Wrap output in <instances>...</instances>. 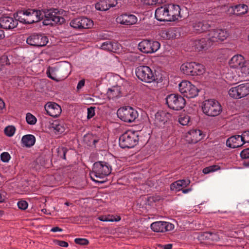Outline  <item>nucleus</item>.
Returning <instances> with one entry per match:
<instances>
[{
  "label": "nucleus",
  "instance_id": "obj_28",
  "mask_svg": "<svg viewBox=\"0 0 249 249\" xmlns=\"http://www.w3.org/2000/svg\"><path fill=\"white\" fill-rule=\"evenodd\" d=\"M21 142L24 146L30 147L35 144L36 138L33 135H26L22 137Z\"/></svg>",
  "mask_w": 249,
  "mask_h": 249
},
{
  "label": "nucleus",
  "instance_id": "obj_47",
  "mask_svg": "<svg viewBox=\"0 0 249 249\" xmlns=\"http://www.w3.org/2000/svg\"><path fill=\"white\" fill-rule=\"evenodd\" d=\"M1 160L5 162H8L10 159V156L7 152H3L0 155Z\"/></svg>",
  "mask_w": 249,
  "mask_h": 249
},
{
  "label": "nucleus",
  "instance_id": "obj_50",
  "mask_svg": "<svg viewBox=\"0 0 249 249\" xmlns=\"http://www.w3.org/2000/svg\"><path fill=\"white\" fill-rule=\"evenodd\" d=\"M95 107H90L88 108V116L87 117L88 119L91 118L95 115Z\"/></svg>",
  "mask_w": 249,
  "mask_h": 249
},
{
  "label": "nucleus",
  "instance_id": "obj_55",
  "mask_svg": "<svg viewBox=\"0 0 249 249\" xmlns=\"http://www.w3.org/2000/svg\"><path fill=\"white\" fill-rule=\"evenodd\" d=\"M53 127L58 133H62L63 132V128L59 124L55 125V126Z\"/></svg>",
  "mask_w": 249,
  "mask_h": 249
},
{
  "label": "nucleus",
  "instance_id": "obj_57",
  "mask_svg": "<svg viewBox=\"0 0 249 249\" xmlns=\"http://www.w3.org/2000/svg\"><path fill=\"white\" fill-rule=\"evenodd\" d=\"M117 4V2L114 0H110L108 1V5L110 8L115 7Z\"/></svg>",
  "mask_w": 249,
  "mask_h": 249
},
{
  "label": "nucleus",
  "instance_id": "obj_26",
  "mask_svg": "<svg viewBox=\"0 0 249 249\" xmlns=\"http://www.w3.org/2000/svg\"><path fill=\"white\" fill-rule=\"evenodd\" d=\"M211 26L207 21H197L193 24L194 31L200 33L208 30Z\"/></svg>",
  "mask_w": 249,
  "mask_h": 249
},
{
  "label": "nucleus",
  "instance_id": "obj_51",
  "mask_svg": "<svg viewBox=\"0 0 249 249\" xmlns=\"http://www.w3.org/2000/svg\"><path fill=\"white\" fill-rule=\"evenodd\" d=\"M54 242L60 247H67L68 246V243L64 241L55 240Z\"/></svg>",
  "mask_w": 249,
  "mask_h": 249
},
{
  "label": "nucleus",
  "instance_id": "obj_43",
  "mask_svg": "<svg viewBox=\"0 0 249 249\" xmlns=\"http://www.w3.org/2000/svg\"><path fill=\"white\" fill-rule=\"evenodd\" d=\"M178 121L179 123L182 125H187L190 121L189 117L188 116L184 117H181L179 118Z\"/></svg>",
  "mask_w": 249,
  "mask_h": 249
},
{
  "label": "nucleus",
  "instance_id": "obj_35",
  "mask_svg": "<svg viewBox=\"0 0 249 249\" xmlns=\"http://www.w3.org/2000/svg\"><path fill=\"white\" fill-rule=\"evenodd\" d=\"M191 83L187 81H182L178 85L179 91L183 94L186 89L188 88Z\"/></svg>",
  "mask_w": 249,
  "mask_h": 249
},
{
  "label": "nucleus",
  "instance_id": "obj_46",
  "mask_svg": "<svg viewBox=\"0 0 249 249\" xmlns=\"http://www.w3.org/2000/svg\"><path fill=\"white\" fill-rule=\"evenodd\" d=\"M19 209L24 210L27 208L28 203L25 200H20L18 203Z\"/></svg>",
  "mask_w": 249,
  "mask_h": 249
},
{
  "label": "nucleus",
  "instance_id": "obj_29",
  "mask_svg": "<svg viewBox=\"0 0 249 249\" xmlns=\"http://www.w3.org/2000/svg\"><path fill=\"white\" fill-rule=\"evenodd\" d=\"M139 50L146 53H150V40H143L139 43L138 45Z\"/></svg>",
  "mask_w": 249,
  "mask_h": 249
},
{
  "label": "nucleus",
  "instance_id": "obj_11",
  "mask_svg": "<svg viewBox=\"0 0 249 249\" xmlns=\"http://www.w3.org/2000/svg\"><path fill=\"white\" fill-rule=\"evenodd\" d=\"M229 95L234 99H240L249 94V83L240 84L229 90Z\"/></svg>",
  "mask_w": 249,
  "mask_h": 249
},
{
  "label": "nucleus",
  "instance_id": "obj_49",
  "mask_svg": "<svg viewBox=\"0 0 249 249\" xmlns=\"http://www.w3.org/2000/svg\"><path fill=\"white\" fill-rule=\"evenodd\" d=\"M240 156L242 159L249 158V148L244 149L240 153Z\"/></svg>",
  "mask_w": 249,
  "mask_h": 249
},
{
  "label": "nucleus",
  "instance_id": "obj_4",
  "mask_svg": "<svg viewBox=\"0 0 249 249\" xmlns=\"http://www.w3.org/2000/svg\"><path fill=\"white\" fill-rule=\"evenodd\" d=\"M57 9H44L42 10L43 17L45 18L43 23L45 25L53 26L56 24H61L65 21L64 18L58 14Z\"/></svg>",
  "mask_w": 249,
  "mask_h": 249
},
{
  "label": "nucleus",
  "instance_id": "obj_6",
  "mask_svg": "<svg viewBox=\"0 0 249 249\" xmlns=\"http://www.w3.org/2000/svg\"><path fill=\"white\" fill-rule=\"evenodd\" d=\"M230 67L239 69L242 73L245 75L249 74V61H246L241 55H235L229 61Z\"/></svg>",
  "mask_w": 249,
  "mask_h": 249
},
{
  "label": "nucleus",
  "instance_id": "obj_54",
  "mask_svg": "<svg viewBox=\"0 0 249 249\" xmlns=\"http://www.w3.org/2000/svg\"><path fill=\"white\" fill-rule=\"evenodd\" d=\"M223 229H226V230H227L228 231H231L232 230L236 229L237 226L236 225H228L226 227H223Z\"/></svg>",
  "mask_w": 249,
  "mask_h": 249
},
{
  "label": "nucleus",
  "instance_id": "obj_7",
  "mask_svg": "<svg viewBox=\"0 0 249 249\" xmlns=\"http://www.w3.org/2000/svg\"><path fill=\"white\" fill-rule=\"evenodd\" d=\"M180 70L184 74L191 76L200 75L205 71L203 65L194 62L183 64Z\"/></svg>",
  "mask_w": 249,
  "mask_h": 249
},
{
  "label": "nucleus",
  "instance_id": "obj_14",
  "mask_svg": "<svg viewBox=\"0 0 249 249\" xmlns=\"http://www.w3.org/2000/svg\"><path fill=\"white\" fill-rule=\"evenodd\" d=\"M209 39L213 44L218 41H223L229 36V34L225 29H217L210 31L209 33Z\"/></svg>",
  "mask_w": 249,
  "mask_h": 249
},
{
  "label": "nucleus",
  "instance_id": "obj_24",
  "mask_svg": "<svg viewBox=\"0 0 249 249\" xmlns=\"http://www.w3.org/2000/svg\"><path fill=\"white\" fill-rule=\"evenodd\" d=\"M241 135H235L228 138L226 141L227 146L235 148L242 146L244 143Z\"/></svg>",
  "mask_w": 249,
  "mask_h": 249
},
{
  "label": "nucleus",
  "instance_id": "obj_42",
  "mask_svg": "<svg viewBox=\"0 0 249 249\" xmlns=\"http://www.w3.org/2000/svg\"><path fill=\"white\" fill-rule=\"evenodd\" d=\"M211 234L210 231L201 232L198 236V238L200 240H210Z\"/></svg>",
  "mask_w": 249,
  "mask_h": 249
},
{
  "label": "nucleus",
  "instance_id": "obj_36",
  "mask_svg": "<svg viewBox=\"0 0 249 249\" xmlns=\"http://www.w3.org/2000/svg\"><path fill=\"white\" fill-rule=\"evenodd\" d=\"M26 120L27 123L31 125L35 124L36 122V118L30 113L26 114Z\"/></svg>",
  "mask_w": 249,
  "mask_h": 249
},
{
  "label": "nucleus",
  "instance_id": "obj_31",
  "mask_svg": "<svg viewBox=\"0 0 249 249\" xmlns=\"http://www.w3.org/2000/svg\"><path fill=\"white\" fill-rule=\"evenodd\" d=\"M236 15L240 16L245 14L248 12V6L246 4H238L236 5Z\"/></svg>",
  "mask_w": 249,
  "mask_h": 249
},
{
  "label": "nucleus",
  "instance_id": "obj_2",
  "mask_svg": "<svg viewBox=\"0 0 249 249\" xmlns=\"http://www.w3.org/2000/svg\"><path fill=\"white\" fill-rule=\"evenodd\" d=\"M111 172V167L109 164L105 161H98L94 163L92 172L90 174L91 178L94 181L102 182L95 178H103L109 175Z\"/></svg>",
  "mask_w": 249,
  "mask_h": 249
},
{
  "label": "nucleus",
  "instance_id": "obj_41",
  "mask_svg": "<svg viewBox=\"0 0 249 249\" xmlns=\"http://www.w3.org/2000/svg\"><path fill=\"white\" fill-rule=\"evenodd\" d=\"M15 131V128L12 126H7L4 129L5 134L9 137L12 136L14 135Z\"/></svg>",
  "mask_w": 249,
  "mask_h": 249
},
{
  "label": "nucleus",
  "instance_id": "obj_15",
  "mask_svg": "<svg viewBox=\"0 0 249 249\" xmlns=\"http://www.w3.org/2000/svg\"><path fill=\"white\" fill-rule=\"evenodd\" d=\"M173 224L164 221H157L151 224V228L155 232H165L173 230Z\"/></svg>",
  "mask_w": 249,
  "mask_h": 249
},
{
  "label": "nucleus",
  "instance_id": "obj_33",
  "mask_svg": "<svg viewBox=\"0 0 249 249\" xmlns=\"http://www.w3.org/2000/svg\"><path fill=\"white\" fill-rule=\"evenodd\" d=\"M150 53L158 51L160 48V43L157 41L150 40Z\"/></svg>",
  "mask_w": 249,
  "mask_h": 249
},
{
  "label": "nucleus",
  "instance_id": "obj_39",
  "mask_svg": "<svg viewBox=\"0 0 249 249\" xmlns=\"http://www.w3.org/2000/svg\"><path fill=\"white\" fill-rule=\"evenodd\" d=\"M68 149L65 147H59L57 150L58 156L63 159H66V154Z\"/></svg>",
  "mask_w": 249,
  "mask_h": 249
},
{
  "label": "nucleus",
  "instance_id": "obj_58",
  "mask_svg": "<svg viewBox=\"0 0 249 249\" xmlns=\"http://www.w3.org/2000/svg\"><path fill=\"white\" fill-rule=\"evenodd\" d=\"M182 182V187H187L190 183V180H185V179H182V180H179Z\"/></svg>",
  "mask_w": 249,
  "mask_h": 249
},
{
  "label": "nucleus",
  "instance_id": "obj_21",
  "mask_svg": "<svg viewBox=\"0 0 249 249\" xmlns=\"http://www.w3.org/2000/svg\"><path fill=\"white\" fill-rule=\"evenodd\" d=\"M169 21H175L180 16V8L178 5L170 4L167 5Z\"/></svg>",
  "mask_w": 249,
  "mask_h": 249
},
{
  "label": "nucleus",
  "instance_id": "obj_13",
  "mask_svg": "<svg viewBox=\"0 0 249 249\" xmlns=\"http://www.w3.org/2000/svg\"><path fill=\"white\" fill-rule=\"evenodd\" d=\"M26 42L31 46L41 47L47 45L48 42V38L44 35L34 34L27 38Z\"/></svg>",
  "mask_w": 249,
  "mask_h": 249
},
{
  "label": "nucleus",
  "instance_id": "obj_38",
  "mask_svg": "<svg viewBox=\"0 0 249 249\" xmlns=\"http://www.w3.org/2000/svg\"><path fill=\"white\" fill-rule=\"evenodd\" d=\"M94 135L91 134H87L84 137V142L89 146H91L92 141L93 140Z\"/></svg>",
  "mask_w": 249,
  "mask_h": 249
},
{
  "label": "nucleus",
  "instance_id": "obj_25",
  "mask_svg": "<svg viewBox=\"0 0 249 249\" xmlns=\"http://www.w3.org/2000/svg\"><path fill=\"white\" fill-rule=\"evenodd\" d=\"M171 116V114L168 112L158 111L155 115V123L159 125L164 124L170 119Z\"/></svg>",
  "mask_w": 249,
  "mask_h": 249
},
{
  "label": "nucleus",
  "instance_id": "obj_61",
  "mask_svg": "<svg viewBox=\"0 0 249 249\" xmlns=\"http://www.w3.org/2000/svg\"><path fill=\"white\" fill-rule=\"evenodd\" d=\"M4 37L5 35L3 31L0 29V39L3 38Z\"/></svg>",
  "mask_w": 249,
  "mask_h": 249
},
{
  "label": "nucleus",
  "instance_id": "obj_5",
  "mask_svg": "<svg viewBox=\"0 0 249 249\" xmlns=\"http://www.w3.org/2000/svg\"><path fill=\"white\" fill-rule=\"evenodd\" d=\"M202 109L204 114L209 116H216L222 111L220 104L216 100L209 99L203 102Z\"/></svg>",
  "mask_w": 249,
  "mask_h": 249
},
{
  "label": "nucleus",
  "instance_id": "obj_37",
  "mask_svg": "<svg viewBox=\"0 0 249 249\" xmlns=\"http://www.w3.org/2000/svg\"><path fill=\"white\" fill-rule=\"evenodd\" d=\"M113 216H100L98 219L102 221H118L120 220V218L118 217V218H112Z\"/></svg>",
  "mask_w": 249,
  "mask_h": 249
},
{
  "label": "nucleus",
  "instance_id": "obj_44",
  "mask_svg": "<svg viewBox=\"0 0 249 249\" xmlns=\"http://www.w3.org/2000/svg\"><path fill=\"white\" fill-rule=\"evenodd\" d=\"M74 242L76 244L80 245H87L89 243V241L85 238H76L74 240Z\"/></svg>",
  "mask_w": 249,
  "mask_h": 249
},
{
  "label": "nucleus",
  "instance_id": "obj_30",
  "mask_svg": "<svg viewBox=\"0 0 249 249\" xmlns=\"http://www.w3.org/2000/svg\"><path fill=\"white\" fill-rule=\"evenodd\" d=\"M95 8L98 10L106 11L110 8V6H108V2L106 0H100L95 4Z\"/></svg>",
  "mask_w": 249,
  "mask_h": 249
},
{
  "label": "nucleus",
  "instance_id": "obj_27",
  "mask_svg": "<svg viewBox=\"0 0 249 249\" xmlns=\"http://www.w3.org/2000/svg\"><path fill=\"white\" fill-rule=\"evenodd\" d=\"M183 93L184 96L188 98H194L196 97L198 92V89L194 85L191 83L189 85L188 88Z\"/></svg>",
  "mask_w": 249,
  "mask_h": 249
},
{
  "label": "nucleus",
  "instance_id": "obj_32",
  "mask_svg": "<svg viewBox=\"0 0 249 249\" xmlns=\"http://www.w3.org/2000/svg\"><path fill=\"white\" fill-rule=\"evenodd\" d=\"M182 182L178 180L171 184L170 189L177 192L182 190Z\"/></svg>",
  "mask_w": 249,
  "mask_h": 249
},
{
  "label": "nucleus",
  "instance_id": "obj_12",
  "mask_svg": "<svg viewBox=\"0 0 249 249\" xmlns=\"http://www.w3.org/2000/svg\"><path fill=\"white\" fill-rule=\"evenodd\" d=\"M70 26L74 29L81 30L89 29L93 27V21L85 17H80L71 20Z\"/></svg>",
  "mask_w": 249,
  "mask_h": 249
},
{
  "label": "nucleus",
  "instance_id": "obj_45",
  "mask_svg": "<svg viewBox=\"0 0 249 249\" xmlns=\"http://www.w3.org/2000/svg\"><path fill=\"white\" fill-rule=\"evenodd\" d=\"M242 139V140L243 141V142L244 144L246 142L249 143V131L247 130L243 132L242 135H241Z\"/></svg>",
  "mask_w": 249,
  "mask_h": 249
},
{
  "label": "nucleus",
  "instance_id": "obj_22",
  "mask_svg": "<svg viewBox=\"0 0 249 249\" xmlns=\"http://www.w3.org/2000/svg\"><path fill=\"white\" fill-rule=\"evenodd\" d=\"M71 65L68 62H64L57 68H54L53 71H56L58 76L63 78H66L70 73Z\"/></svg>",
  "mask_w": 249,
  "mask_h": 249
},
{
  "label": "nucleus",
  "instance_id": "obj_20",
  "mask_svg": "<svg viewBox=\"0 0 249 249\" xmlns=\"http://www.w3.org/2000/svg\"><path fill=\"white\" fill-rule=\"evenodd\" d=\"M202 132L198 129H192L186 134V140L190 143H196L202 139Z\"/></svg>",
  "mask_w": 249,
  "mask_h": 249
},
{
  "label": "nucleus",
  "instance_id": "obj_23",
  "mask_svg": "<svg viewBox=\"0 0 249 249\" xmlns=\"http://www.w3.org/2000/svg\"><path fill=\"white\" fill-rule=\"evenodd\" d=\"M167 5L158 8L155 11V18L160 21H169Z\"/></svg>",
  "mask_w": 249,
  "mask_h": 249
},
{
  "label": "nucleus",
  "instance_id": "obj_10",
  "mask_svg": "<svg viewBox=\"0 0 249 249\" xmlns=\"http://www.w3.org/2000/svg\"><path fill=\"white\" fill-rule=\"evenodd\" d=\"M117 114L121 120L127 123L134 121L138 116L137 111L130 107L120 108L117 110Z\"/></svg>",
  "mask_w": 249,
  "mask_h": 249
},
{
  "label": "nucleus",
  "instance_id": "obj_62",
  "mask_svg": "<svg viewBox=\"0 0 249 249\" xmlns=\"http://www.w3.org/2000/svg\"><path fill=\"white\" fill-rule=\"evenodd\" d=\"M172 247V244H167L164 246V249H171Z\"/></svg>",
  "mask_w": 249,
  "mask_h": 249
},
{
  "label": "nucleus",
  "instance_id": "obj_18",
  "mask_svg": "<svg viewBox=\"0 0 249 249\" xmlns=\"http://www.w3.org/2000/svg\"><path fill=\"white\" fill-rule=\"evenodd\" d=\"M45 109L47 114L53 117H58L62 111L60 106L55 103H48L45 106Z\"/></svg>",
  "mask_w": 249,
  "mask_h": 249
},
{
  "label": "nucleus",
  "instance_id": "obj_16",
  "mask_svg": "<svg viewBox=\"0 0 249 249\" xmlns=\"http://www.w3.org/2000/svg\"><path fill=\"white\" fill-rule=\"evenodd\" d=\"M18 19L8 17H2L0 18V28L7 30H11L16 28L18 24Z\"/></svg>",
  "mask_w": 249,
  "mask_h": 249
},
{
  "label": "nucleus",
  "instance_id": "obj_19",
  "mask_svg": "<svg viewBox=\"0 0 249 249\" xmlns=\"http://www.w3.org/2000/svg\"><path fill=\"white\" fill-rule=\"evenodd\" d=\"M116 20L117 22L121 24L131 25L136 23L137 18L133 15L124 14L119 16Z\"/></svg>",
  "mask_w": 249,
  "mask_h": 249
},
{
  "label": "nucleus",
  "instance_id": "obj_56",
  "mask_svg": "<svg viewBox=\"0 0 249 249\" xmlns=\"http://www.w3.org/2000/svg\"><path fill=\"white\" fill-rule=\"evenodd\" d=\"M84 85H85V80L82 79V80H80L78 82L77 86V90H79L80 89H81L84 86Z\"/></svg>",
  "mask_w": 249,
  "mask_h": 249
},
{
  "label": "nucleus",
  "instance_id": "obj_17",
  "mask_svg": "<svg viewBox=\"0 0 249 249\" xmlns=\"http://www.w3.org/2000/svg\"><path fill=\"white\" fill-rule=\"evenodd\" d=\"M192 45L196 50L200 51L207 50L213 45V43L208 37L196 39L193 41Z\"/></svg>",
  "mask_w": 249,
  "mask_h": 249
},
{
  "label": "nucleus",
  "instance_id": "obj_34",
  "mask_svg": "<svg viewBox=\"0 0 249 249\" xmlns=\"http://www.w3.org/2000/svg\"><path fill=\"white\" fill-rule=\"evenodd\" d=\"M113 45V44L111 41H107L102 43L101 48L108 51H112L114 48Z\"/></svg>",
  "mask_w": 249,
  "mask_h": 249
},
{
  "label": "nucleus",
  "instance_id": "obj_53",
  "mask_svg": "<svg viewBox=\"0 0 249 249\" xmlns=\"http://www.w3.org/2000/svg\"><path fill=\"white\" fill-rule=\"evenodd\" d=\"M228 12L230 14H235L236 15V5L234 6H230L228 9Z\"/></svg>",
  "mask_w": 249,
  "mask_h": 249
},
{
  "label": "nucleus",
  "instance_id": "obj_48",
  "mask_svg": "<svg viewBox=\"0 0 249 249\" xmlns=\"http://www.w3.org/2000/svg\"><path fill=\"white\" fill-rule=\"evenodd\" d=\"M163 2L162 0H148V2L145 1V4L148 5H154L160 4Z\"/></svg>",
  "mask_w": 249,
  "mask_h": 249
},
{
  "label": "nucleus",
  "instance_id": "obj_60",
  "mask_svg": "<svg viewBox=\"0 0 249 249\" xmlns=\"http://www.w3.org/2000/svg\"><path fill=\"white\" fill-rule=\"evenodd\" d=\"M5 106V104L3 100L0 98V109H2Z\"/></svg>",
  "mask_w": 249,
  "mask_h": 249
},
{
  "label": "nucleus",
  "instance_id": "obj_59",
  "mask_svg": "<svg viewBox=\"0 0 249 249\" xmlns=\"http://www.w3.org/2000/svg\"><path fill=\"white\" fill-rule=\"evenodd\" d=\"M51 231L53 232L61 231H62V229L59 228L58 227H55L52 228Z\"/></svg>",
  "mask_w": 249,
  "mask_h": 249
},
{
  "label": "nucleus",
  "instance_id": "obj_40",
  "mask_svg": "<svg viewBox=\"0 0 249 249\" xmlns=\"http://www.w3.org/2000/svg\"><path fill=\"white\" fill-rule=\"evenodd\" d=\"M219 168V167L217 165H213L204 168L203 170V173L205 174H207L210 172H214L218 170Z\"/></svg>",
  "mask_w": 249,
  "mask_h": 249
},
{
  "label": "nucleus",
  "instance_id": "obj_1",
  "mask_svg": "<svg viewBox=\"0 0 249 249\" xmlns=\"http://www.w3.org/2000/svg\"><path fill=\"white\" fill-rule=\"evenodd\" d=\"M16 18L20 22L31 24L36 22L43 18L42 10L29 9L20 10L17 12Z\"/></svg>",
  "mask_w": 249,
  "mask_h": 249
},
{
  "label": "nucleus",
  "instance_id": "obj_52",
  "mask_svg": "<svg viewBox=\"0 0 249 249\" xmlns=\"http://www.w3.org/2000/svg\"><path fill=\"white\" fill-rule=\"evenodd\" d=\"M211 236H210V240L211 241H218L219 240L218 235L216 233L210 232Z\"/></svg>",
  "mask_w": 249,
  "mask_h": 249
},
{
  "label": "nucleus",
  "instance_id": "obj_8",
  "mask_svg": "<svg viewBox=\"0 0 249 249\" xmlns=\"http://www.w3.org/2000/svg\"><path fill=\"white\" fill-rule=\"evenodd\" d=\"M166 103L170 108L174 110H180L185 107L186 101L181 95L172 93L167 96Z\"/></svg>",
  "mask_w": 249,
  "mask_h": 249
},
{
  "label": "nucleus",
  "instance_id": "obj_3",
  "mask_svg": "<svg viewBox=\"0 0 249 249\" xmlns=\"http://www.w3.org/2000/svg\"><path fill=\"white\" fill-rule=\"evenodd\" d=\"M138 131L128 130L120 136L119 145L122 148H131L136 146L139 142Z\"/></svg>",
  "mask_w": 249,
  "mask_h": 249
},
{
  "label": "nucleus",
  "instance_id": "obj_9",
  "mask_svg": "<svg viewBox=\"0 0 249 249\" xmlns=\"http://www.w3.org/2000/svg\"><path fill=\"white\" fill-rule=\"evenodd\" d=\"M136 74L140 80L144 82L151 83L158 80L153 71L146 66L138 67L136 69Z\"/></svg>",
  "mask_w": 249,
  "mask_h": 249
},
{
  "label": "nucleus",
  "instance_id": "obj_63",
  "mask_svg": "<svg viewBox=\"0 0 249 249\" xmlns=\"http://www.w3.org/2000/svg\"><path fill=\"white\" fill-rule=\"evenodd\" d=\"M98 142V139H97L95 137V136H94V137H93V140H92V144L93 145H95V144H96V143H97Z\"/></svg>",
  "mask_w": 249,
  "mask_h": 249
},
{
  "label": "nucleus",
  "instance_id": "obj_64",
  "mask_svg": "<svg viewBox=\"0 0 249 249\" xmlns=\"http://www.w3.org/2000/svg\"><path fill=\"white\" fill-rule=\"evenodd\" d=\"M5 201V197L0 193V202H3Z\"/></svg>",
  "mask_w": 249,
  "mask_h": 249
}]
</instances>
